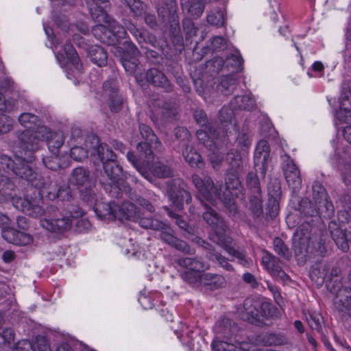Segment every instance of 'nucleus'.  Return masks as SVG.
<instances>
[{"mask_svg":"<svg viewBox=\"0 0 351 351\" xmlns=\"http://www.w3.org/2000/svg\"><path fill=\"white\" fill-rule=\"evenodd\" d=\"M166 191L170 200L179 210L183 208L184 203L189 204L191 202V193L185 190L184 182L180 178L168 181Z\"/></svg>","mask_w":351,"mask_h":351,"instance_id":"15","label":"nucleus"},{"mask_svg":"<svg viewBox=\"0 0 351 351\" xmlns=\"http://www.w3.org/2000/svg\"><path fill=\"white\" fill-rule=\"evenodd\" d=\"M140 226L160 232V239L168 245L186 254H193V250L184 241L173 235L172 228L166 223L154 217H145L140 221Z\"/></svg>","mask_w":351,"mask_h":351,"instance_id":"4","label":"nucleus"},{"mask_svg":"<svg viewBox=\"0 0 351 351\" xmlns=\"http://www.w3.org/2000/svg\"><path fill=\"white\" fill-rule=\"evenodd\" d=\"M280 199L281 198H268L266 214L271 219L276 217L278 214Z\"/></svg>","mask_w":351,"mask_h":351,"instance_id":"62","label":"nucleus"},{"mask_svg":"<svg viewBox=\"0 0 351 351\" xmlns=\"http://www.w3.org/2000/svg\"><path fill=\"white\" fill-rule=\"evenodd\" d=\"M198 140L203 143L210 150H214L215 148V139L217 137V133L215 129V134L211 135L208 128H202L196 132Z\"/></svg>","mask_w":351,"mask_h":351,"instance_id":"42","label":"nucleus"},{"mask_svg":"<svg viewBox=\"0 0 351 351\" xmlns=\"http://www.w3.org/2000/svg\"><path fill=\"white\" fill-rule=\"evenodd\" d=\"M230 168L228 171H242L243 160L241 154L235 150H230L228 152L226 158Z\"/></svg>","mask_w":351,"mask_h":351,"instance_id":"48","label":"nucleus"},{"mask_svg":"<svg viewBox=\"0 0 351 351\" xmlns=\"http://www.w3.org/2000/svg\"><path fill=\"white\" fill-rule=\"evenodd\" d=\"M2 237L8 242L18 245H27L33 241V237L30 234L10 227L3 228Z\"/></svg>","mask_w":351,"mask_h":351,"instance_id":"25","label":"nucleus"},{"mask_svg":"<svg viewBox=\"0 0 351 351\" xmlns=\"http://www.w3.org/2000/svg\"><path fill=\"white\" fill-rule=\"evenodd\" d=\"M242 64L243 59L239 54H231L228 56L226 61V67L228 70L232 69V73H235L241 70Z\"/></svg>","mask_w":351,"mask_h":351,"instance_id":"55","label":"nucleus"},{"mask_svg":"<svg viewBox=\"0 0 351 351\" xmlns=\"http://www.w3.org/2000/svg\"><path fill=\"white\" fill-rule=\"evenodd\" d=\"M270 147L266 141H261L258 143L254 152L255 172L247 173L246 183L252 194H261V188L257 173H259L263 179L265 178L269 160Z\"/></svg>","mask_w":351,"mask_h":351,"instance_id":"3","label":"nucleus"},{"mask_svg":"<svg viewBox=\"0 0 351 351\" xmlns=\"http://www.w3.org/2000/svg\"><path fill=\"white\" fill-rule=\"evenodd\" d=\"M271 308H274L270 304H261L257 300L247 298L243 302L241 317L250 323H256L261 322L263 317L269 316Z\"/></svg>","mask_w":351,"mask_h":351,"instance_id":"12","label":"nucleus"},{"mask_svg":"<svg viewBox=\"0 0 351 351\" xmlns=\"http://www.w3.org/2000/svg\"><path fill=\"white\" fill-rule=\"evenodd\" d=\"M207 21L217 27L223 26L225 23L223 12L218 8L210 10L207 15Z\"/></svg>","mask_w":351,"mask_h":351,"instance_id":"52","label":"nucleus"},{"mask_svg":"<svg viewBox=\"0 0 351 351\" xmlns=\"http://www.w3.org/2000/svg\"><path fill=\"white\" fill-rule=\"evenodd\" d=\"M313 199L316 204V208L311 211L304 210L305 215L313 216L316 214L324 215V217H330L334 213V206L330 201L328 200V196L326 191L324 193H313Z\"/></svg>","mask_w":351,"mask_h":351,"instance_id":"18","label":"nucleus"},{"mask_svg":"<svg viewBox=\"0 0 351 351\" xmlns=\"http://www.w3.org/2000/svg\"><path fill=\"white\" fill-rule=\"evenodd\" d=\"M182 156L192 167L202 168L204 162L201 155L197 152L190 144H186L182 151Z\"/></svg>","mask_w":351,"mask_h":351,"instance_id":"36","label":"nucleus"},{"mask_svg":"<svg viewBox=\"0 0 351 351\" xmlns=\"http://www.w3.org/2000/svg\"><path fill=\"white\" fill-rule=\"evenodd\" d=\"M268 198H281V186L280 182L275 179L271 180L268 185Z\"/></svg>","mask_w":351,"mask_h":351,"instance_id":"63","label":"nucleus"},{"mask_svg":"<svg viewBox=\"0 0 351 351\" xmlns=\"http://www.w3.org/2000/svg\"><path fill=\"white\" fill-rule=\"evenodd\" d=\"M328 229L337 245L342 251L347 252L349 250V244H351V226L348 230L339 226L335 221H330Z\"/></svg>","mask_w":351,"mask_h":351,"instance_id":"19","label":"nucleus"},{"mask_svg":"<svg viewBox=\"0 0 351 351\" xmlns=\"http://www.w3.org/2000/svg\"><path fill=\"white\" fill-rule=\"evenodd\" d=\"M147 170L152 176L158 178H167L173 176L171 167L162 162H155L150 167L147 166Z\"/></svg>","mask_w":351,"mask_h":351,"instance_id":"38","label":"nucleus"},{"mask_svg":"<svg viewBox=\"0 0 351 351\" xmlns=\"http://www.w3.org/2000/svg\"><path fill=\"white\" fill-rule=\"evenodd\" d=\"M217 339H223L237 344H248L239 336V328L237 324L228 318L219 319L215 327Z\"/></svg>","mask_w":351,"mask_h":351,"instance_id":"16","label":"nucleus"},{"mask_svg":"<svg viewBox=\"0 0 351 351\" xmlns=\"http://www.w3.org/2000/svg\"><path fill=\"white\" fill-rule=\"evenodd\" d=\"M161 109V113L165 119H173L178 114L174 102L171 101H162L158 104Z\"/></svg>","mask_w":351,"mask_h":351,"instance_id":"53","label":"nucleus"},{"mask_svg":"<svg viewBox=\"0 0 351 351\" xmlns=\"http://www.w3.org/2000/svg\"><path fill=\"white\" fill-rule=\"evenodd\" d=\"M204 207L203 218L206 223L212 228L209 233V239L223 248L230 256L237 259L239 264L246 266L250 263V259L246 257L243 251L236 249L232 245V239L227 234L228 226L221 215L207 204Z\"/></svg>","mask_w":351,"mask_h":351,"instance_id":"1","label":"nucleus"},{"mask_svg":"<svg viewBox=\"0 0 351 351\" xmlns=\"http://www.w3.org/2000/svg\"><path fill=\"white\" fill-rule=\"evenodd\" d=\"M119 215L117 217L120 219H127L133 221H137L140 225V221L141 219L145 217H141L139 209L133 204L130 202H125L121 206H119L117 210ZM149 217H152L149 216Z\"/></svg>","mask_w":351,"mask_h":351,"instance_id":"29","label":"nucleus"},{"mask_svg":"<svg viewBox=\"0 0 351 351\" xmlns=\"http://www.w3.org/2000/svg\"><path fill=\"white\" fill-rule=\"evenodd\" d=\"M191 180L195 188L205 199L212 202L215 198H218L219 191L215 187L210 177L202 178L195 174L191 176Z\"/></svg>","mask_w":351,"mask_h":351,"instance_id":"17","label":"nucleus"},{"mask_svg":"<svg viewBox=\"0 0 351 351\" xmlns=\"http://www.w3.org/2000/svg\"><path fill=\"white\" fill-rule=\"evenodd\" d=\"M83 214V210L79 207L69 209L66 213L58 212L50 219H41L40 225L49 232L63 233L70 230L74 219L82 217Z\"/></svg>","mask_w":351,"mask_h":351,"instance_id":"5","label":"nucleus"},{"mask_svg":"<svg viewBox=\"0 0 351 351\" xmlns=\"http://www.w3.org/2000/svg\"><path fill=\"white\" fill-rule=\"evenodd\" d=\"M40 190L51 201L59 199L62 202H71L73 199L70 186L66 184H58L55 178L51 176H47L45 186Z\"/></svg>","mask_w":351,"mask_h":351,"instance_id":"13","label":"nucleus"},{"mask_svg":"<svg viewBox=\"0 0 351 351\" xmlns=\"http://www.w3.org/2000/svg\"><path fill=\"white\" fill-rule=\"evenodd\" d=\"M16 167L15 159L12 160L6 155L0 156V171L5 173L12 172Z\"/></svg>","mask_w":351,"mask_h":351,"instance_id":"60","label":"nucleus"},{"mask_svg":"<svg viewBox=\"0 0 351 351\" xmlns=\"http://www.w3.org/2000/svg\"><path fill=\"white\" fill-rule=\"evenodd\" d=\"M35 160L34 155L28 156H21L15 157L16 167L14 173L20 178L24 179L30 182L38 189L45 186L47 176H38L30 164Z\"/></svg>","mask_w":351,"mask_h":351,"instance_id":"8","label":"nucleus"},{"mask_svg":"<svg viewBox=\"0 0 351 351\" xmlns=\"http://www.w3.org/2000/svg\"><path fill=\"white\" fill-rule=\"evenodd\" d=\"M108 5L102 6V5L88 4L90 14L92 18L97 23H105L109 20L110 17L107 14L106 8Z\"/></svg>","mask_w":351,"mask_h":351,"instance_id":"45","label":"nucleus"},{"mask_svg":"<svg viewBox=\"0 0 351 351\" xmlns=\"http://www.w3.org/2000/svg\"><path fill=\"white\" fill-rule=\"evenodd\" d=\"M226 285V280L224 276L210 272L205 273V271L199 277L197 285H193L196 287H204L206 289L210 291L222 289Z\"/></svg>","mask_w":351,"mask_h":351,"instance_id":"22","label":"nucleus"},{"mask_svg":"<svg viewBox=\"0 0 351 351\" xmlns=\"http://www.w3.org/2000/svg\"><path fill=\"white\" fill-rule=\"evenodd\" d=\"M119 206L114 202H97L93 209L97 217L101 219L113 220L117 217Z\"/></svg>","mask_w":351,"mask_h":351,"instance_id":"28","label":"nucleus"},{"mask_svg":"<svg viewBox=\"0 0 351 351\" xmlns=\"http://www.w3.org/2000/svg\"><path fill=\"white\" fill-rule=\"evenodd\" d=\"M212 346L215 351H245L249 349V344H237L223 339H217V336Z\"/></svg>","mask_w":351,"mask_h":351,"instance_id":"33","label":"nucleus"},{"mask_svg":"<svg viewBox=\"0 0 351 351\" xmlns=\"http://www.w3.org/2000/svg\"><path fill=\"white\" fill-rule=\"evenodd\" d=\"M165 209L168 215L175 219V223L177 226L186 233L191 235L193 237L191 240L206 251L205 256L208 261L217 264L218 266L222 267L226 271H234V267L229 263L228 258L217 251L212 244L199 237L193 236L192 227L187 223L183 217L173 213L168 208H165Z\"/></svg>","mask_w":351,"mask_h":351,"instance_id":"2","label":"nucleus"},{"mask_svg":"<svg viewBox=\"0 0 351 351\" xmlns=\"http://www.w3.org/2000/svg\"><path fill=\"white\" fill-rule=\"evenodd\" d=\"M137 149L139 153V158L136 157L132 152H128L127 158L135 169L149 182L153 181L150 173L147 170V166L154 159L152 149L149 147L147 143H139L137 145Z\"/></svg>","mask_w":351,"mask_h":351,"instance_id":"10","label":"nucleus"},{"mask_svg":"<svg viewBox=\"0 0 351 351\" xmlns=\"http://www.w3.org/2000/svg\"><path fill=\"white\" fill-rule=\"evenodd\" d=\"M165 8H168L169 12L175 13L178 11V6L175 0H160L157 5L158 16H164Z\"/></svg>","mask_w":351,"mask_h":351,"instance_id":"58","label":"nucleus"},{"mask_svg":"<svg viewBox=\"0 0 351 351\" xmlns=\"http://www.w3.org/2000/svg\"><path fill=\"white\" fill-rule=\"evenodd\" d=\"M175 263L186 269L181 273V278L191 285H197L199 277L210 268V265L201 256H197L178 258L175 260Z\"/></svg>","mask_w":351,"mask_h":351,"instance_id":"6","label":"nucleus"},{"mask_svg":"<svg viewBox=\"0 0 351 351\" xmlns=\"http://www.w3.org/2000/svg\"><path fill=\"white\" fill-rule=\"evenodd\" d=\"M273 244L276 253L287 260L290 259L291 254L289 250L280 238L276 237L273 241Z\"/></svg>","mask_w":351,"mask_h":351,"instance_id":"56","label":"nucleus"},{"mask_svg":"<svg viewBox=\"0 0 351 351\" xmlns=\"http://www.w3.org/2000/svg\"><path fill=\"white\" fill-rule=\"evenodd\" d=\"M14 185L12 181L6 176H0V195L3 199L8 201L12 197L14 193Z\"/></svg>","mask_w":351,"mask_h":351,"instance_id":"47","label":"nucleus"},{"mask_svg":"<svg viewBox=\"0 0 351 351\" xmlns=\"http://www.w3.org/2000/svg\"><path fill=\"white\" fill-rule=\"evenodd\" d=\"M237 86V80L232 75H226L221 79L217 86V90L224 95H229L234 93Z\"/></svg>","mask_w":351,"mask_h":351,"instance_id":"40","label":"nucleus"},{"mask_svg":"<svg viewBox=\"0 0 351 351\" xmlns=\"http://www.w3.org/2000/svg\"><path fill=\"white\" fill-rule=\"evenodd\" d=\"M193 117L197 124L202 128H208L211 135L215 134V128L210 122L206 112L200 109H197L193 112Z\"/></svg>","mask_w":351,"mask_h":351,"instance_id":"50","label":"nucleus"},{"mask_svg":"<svg viewBox=\"0 0 351 351\" xmlns=\"http://www.w3.org/2000/svg\"><path fill=\"white\" fill-rule=\"evenodd\" d=\"M121 62L125 71L130 75H135L139 65L138 57L130 56L128 53H123L121 58Z\"/></svg>","mask_w":351,"mask_h":351,"instance_id":"46","label":"nucleus"},{"mask_svg":"<svg viewBox=\"0 0 351 351\" xmlns=\"http://www.w3.org/2000/svg\"><path fill=\"white\" fill-rule=\"evenodd\" d=\"M317 236L312 234V228L309 223H303L297 230L293 238V247L296 256L305 257L310 245L314 244Z\"/></svg>","mask_w":351,"mask_h":351,"instance_id":"11","label":"nucleus"},{"mask_svg":"<svg viewBox=\"0 0 351 351\" xmlns=\"http://www.w3.org/2000/svg\"><path fill=\"white\" fill-rule=\"evenodd\" d=\"M182 6L183 10L195 18L200 16L204 10V5L201 0H182Z\"/></svg>","mask_w":351,"mask_h":351,"instance_id":"41","label":"nucleus"},{"mask_svg":"<svg viewBox=\"0 0 351 351\" xmlns=\"http://www.w3.org/2000/svg\"><path fill=\"white\" fill-rule=\"evenodd\" d=\"M167 23H169V31L172 36L176 39L178 43L182 41V38L180 36V27L178 20V16L176 15L167 20Z\"/></svg>","mask_w":351,"mask_h":351,"instance_id":"61","label":"nucleus"},{"mask_svg":"<svg viewBox=\"0 0 351 351\" xmlns=\"http://www.w3.org/2000/svg\"><path fill=\"white\" fill-rule=\"evenodd\" d=\"M234 108L230 106H223L219 111V120L222 124L227 126L228 124H232L234 122V126H237L234 122Z\"/></svg>","mask_w":351,"mask_h":351,"instance_id":"54","label":"nucleus"},{"mask_svg":"<svg viewBox=\"0 0 351 351\" xmlns=\"http://www.w3.org/2000/svg\"><path fill=\"white\" fill-rule=\"evenodd\" d=\"M42 134L43 139H45L49 150L51 154H58L60 147L64 142V136L62 132H53L49 128L47 134Z\"/></svg>","mask_w":351,"mask_h":351,"instance_id":"31","label":"nucleus"},{"mask_svg":"<svg viewBox=\"0 0 351 351\" xmlns=\"http://www.w3.org/2000/svg\"><path fill=\"white\" fill-rule=\"evenodd\" d=\"M94 186L83 187L80 189V199L85 203L90 204V206L96 204V194L93 189Z\"/></svg>","mask_w":351,"mask_h":351,"instance_id":"57","label":"nucleus"},{"mask_svg":"<svg viewBox=\"0 0 351 351\" xmlns=\"http://www.w3.org/2000/svg\"><path fill=\"white\" fill-rule=\"evenodd\" d=\"M106 23L108 25V27L112 33H113V34L117 37V41H119V39L125 38L126 34L125 28L119 25L116 21L110 17L109 20H108Z\"/></svg>","mask_w":351,"mask_h":351,"instance_id":"59","label":"nucleus"},{"mask_svg":"<svg viewBox=\"0 0 351 351\" xmlns=\"http://www.w3.org/2000/svg\"><path fill=\"white\" fill-rule=\"evenodd\" d=\"M174 135L178 141L183 143L184 147L186 144H190L191 134L186 128L177 127L174 130Z\"/></svg>","mask_w":351,"mask_h":351,"instance_id":"64","label":"nucleus"},{"mask_svg":"<svg viewBox=\"0 0 351 351\" xmlns=\"http://www.w3.org/2000/svg\"><path fill=\"white\" fill-rule=\"evenodd\" d=\"M282 168L289 186L293 191L298 190L302 184L300 171L289 156L284 157Z\"/></svg>","mask_w":351,"mask_h":351,"instance_id":"21","label":"nucleus"},{"mask_svg":"<svg viewBox=\"0 0 351 351\" xmlns=\"http://www.w3.org/2000/svg\"><path fill=\"white\" fill-rule=\"evenodd\" d=\"M328 290L336 295L335 306L339 312L350 314L351 311V270L348 276V282L342 287L341 281H330L327 284Z\"/></svg>","mask_w":351,"mask_h":351,"instance_id":"9","label":"nucleus"},{"mask_svg":"<svg viewBox=\"0 0 351 351\" xmlns=\"http://www.w3.org/2000/svg\"><path fill=\"white\" fill-rule=\"evenodd\" d=\"M43 162L47 169L52 171H57L66 165L64 159L58 154L43 158Z\"/></svg>","mask_w":351,"mask_h":351,"instance_id":"51","label":"nucleus"},{"mask_svg":"<svg viewBox=\"0 0 351 351\" xmlns=\"http://www.w3.org/2000/svg\"><path fill=\"white\" fill-rule=\"evenodd\" d=\"M104 174L109 180L110 185L118 186L121 182L122 168L118 164L117 159H114L103 164Z\"/></svg>","mask_w":351,"mask_h":351,"instance_id":"30","label":"nucleus"},{"mask_svg":"<svg viewBox=\"0 0 351 351\" xmlns=\"http://www.w3.org/2000/svg\"><path fill=\"white\" fill-rule=\"evenodd\" d=\"M139 131L142 138L146 141L144 143H148L151 149L154 148L159 152L163 150L162 143L149 126L145 124H140Z\"/></svg>","mask_w":351,"mask_h":351,"instance_id":"34","label":"nucleus"},{"mask_svg":"<svg viewBox=\"0 0 351 351\" xmlns=\"http://www.w3.org/2000/svg\"><path fill=\"white\" fill-rule=\"evenodd\" d=\"M240 171H228L226 176V190L223 192L219 191L218 198L223 202L231 213L237 212V206L234 203V196L243 197V186L239 178Z\"/></svg>","mask_w":351,"mask_h":351,"instance_id":"7","label":"nucleus"},{"mask_svg":"<svg viewBox=\"0 0 351 351\" xmlns=\"http://www.w3.org/2000/svg\"><path fill=\"white\" fill-rule=\"evenodd\" d=\"M89 56L91 61L101 67L106 66L108 62L106 51L101 47L95 45L89 49Z\"/></svg>","mask_w":351,"mask_h":351,"instance_id":"39","label":"nucleus"},{"mask_svg":"<svg viewBox=\"0 0 351 351\" xmlns=\"http://www.w3.org/2000/svg\"><path fill=\"white\" fill-rule=\"evenodd\" d=\"M21 147L24 152V156L34 155L33 153L40 147V141L43 139L41 134L37 130H25L19 136Z\"/></svg>","mask_w":351,"mask_h":351,"instance_id":"20","label":"nucleus"},{"mask_svg":"<svg viewBox=\"0 0 351 351\" xmlns=\"http://www.w3.org/2000/svg\"><path fill=\"white\" fill-rule=\"evenodd\" d=\"M135 78L141 85L147 82L154 87L163 89L166 93H171L173 90V84L165 73L156 68L148 69L145 74L137 73Z\"/></svg>","mask_w":351,"mask_h":351,"instance_id":"14","label":"nucleus"},{"mask_svg":"<svg viewBox=\"0 0 351 351\" xmlns=\"http://www.w3.org/2000/svg\"><path fill=\"white\" fill-rule=\"evenodd\" d=\"M248 208L254 218L260 217L263 214L262 193L251 194L249 199Z\"/></svg>","mask_w":351,"mask_h":351,"instance_id":"43","label":"nucleus"},{"mask_svg":"<svg viewBox=\"0 0 351 351\" xmlns=\"http://www.w3.org/2000/svg\"><path fill=\"white\" fill-rule=\"evenodd\" d=\"M62 51H59L56 55L60 64L65 66L69 61L80 70L82 64L80 63L79 57L73 46L69 42H66L62 46Z\"/></svg>","mask_w":351,"mask_h":351,"instance_id":"26","label":"nucleus"},{"mask_svg":"<svg viewBox=\"0 0 351 351\" xmlns=\"http://www.w3.org/2000/svg\"><path fill=\"white\" fill-rule=\"evenodd\" d=\"M69 184L80 189L83 187L95 186V181L88 169L84 167H76L71 173Z\"/></svg>","mask_w":351,"mask_h":351,"instance_id":"23","label":"nucleus"},{"mask_svg":"<svg viewBox=\"0 0 351 351\" xmlns=\"http://www.w3.org/2000/svg\"><path fill=\"white\" fill-rule=\"evenodd\" d=\"M230 105L234 110H252L255 108L256 104L254 99L251 95H245L234 97L230 101Z\"/></svg>","mask_w":351,"mask_h":351,"instance_id":"37","label":"nucleus"},{"mask_svg":"<svg viewBox=\"0 0 351 351\" xmlns=\"http://www.w3.org/2000/svg\"><path fill=\"white\" fill-rule=\"evenodd\" d=\"M97 155L103 164L106 162L117 159V155L106 143H101L97 145Z\"/></svg>","mask_w":351,"mask_h":351,"instance_id":"49","label":"nucleus"},{"mask_svg":"<svg viewBox=\"0 0 351 351\" xmlns=\"http://www.w3.org/2000/svg\"><path fill=\"white\" fill-rule=\"evenodd\" d=\"M92 32L97 39L106 45H114L118 43L117 37L112 33L108 26L96 25Z\"/></svg>","mask_w":351,"mask_h":351,"instance_id":"32","label":"nucleus"},{"mask_svg":"<svg viewBox=\"0 0 351 351\" xmlns=\"http://www.w3.org/2000/svg\"><path fill=\"white\" fill-rule=\"evenodd\" d=\"M258 341L266 346H278L287 343V339L284 336L274 333H263L258 336Z\"/></svg>","mask_w":351,"mask_h":351,"instance_id":"44","label":"nucleus"},{"mask_svg":"<svg viewBox=\"0 0 351 351\" xmlns=\"http://www.w3.org/2000/svg\"><path fill=\"white\" fill-rule=\"evenodd\" d=\"M10 199L17 210H21L23 213L29 216L36 217L42 213L40 206L33 204L29 200L25 198L12 195V197H10Z\"/></svg>","mask_w":351,"mask_h":351,"instance_id":"27","label":"nucleus"},{"mask_svg":"<svg viewBox=\"0 0 351 351\" xmlns=\"http://www.w3.org/2000/svg\"><path fill=\"white\" fill-rule=\"evenodd\" d=\"M330 267L326 263H316L310 271V277L317 285H322L326 278H329Z\"/></svg>","mask_w":351,"mask_h":351,"instance_id":"35","label":"nucleus"},{"mask_svg":"<svg viewBox=\"0 0 351 351\" xmlns=\"http://www.w3.org/2000/svg\"><path fill=\"white\" fill-rule=\"evenodd\" d=\"M19 123L27 130H37L40 134H47L49 128L43 124L42 120L36 114L29 112H23L19 117Z\"/></svg>","mask_w":351,"mask_h":351,"instance_id":"24","label":"nucleus"}]
</instances>
